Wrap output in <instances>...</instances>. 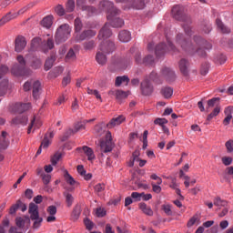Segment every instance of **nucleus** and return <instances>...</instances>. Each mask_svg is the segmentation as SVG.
I'll use <instances>...</instances> for the list:
<instances>
[{
  "label": "nucleus",
  "mask_w": 233,
  "mask_h": 233,
  "mask_svg": "<svg viewBox=\"0 0 233 233\" xmlns=\"http://www.w3.org/2000/svg\"><path fill=\"white\" fill-rule=\"evenodd\" d=\"M190 36L183 35V33H177L175 38V43L177 46H180L184 52L187 54H198L200 57H205L207 52L203 50L202 46H198L195 42H189Z\"/></svg>",
  "instance_id": "f257e3e1"
},
{
  "label": "nucleus",
  "mask_w": 233,
  "mask_h": 233,
  "mask_svg": "<svg viewBox=\"0 0 233 233\" xmlns=\"http://www.w3.org/2000/svg\"><path fill=\"white\" fill-rule=\"evenodd\" d=\"M99 8L101 10H106L107 12V19L108 21H111V25L113 26V28H121V26H123L125 25V21L119 17H117V15H119V13L121 11H119V9L116 8L114 6V3L108 0H103L102 2H100L99 4Z\"/></svg>",
  "instance_id": "f03ea898"
},
{
  "label": "nucleus",
  "mask_w": 233,
  "mask_h": 233,
  "mask_svg": "<svg viewBox=\"0 0 233 233\" xmlns=\"http://www.w3.org/2000/svg\"><path fill=\"white\" fill-rule=\"evenodd\" d=\"M172 15L177 21L183 22L182 28L187 37H191L194 31L192 30V19L185 13V7L183 5H175L172 8Z\"/></svg>",
  "instance_id": "7ed1b4c3"
},
{
  "label": "nucleus",
  "mask_w": 233,
  "mask_h": 233,
  "mask_svg": "<svg viewBox=\"0 0 233 233\" xmlns=\"http://www.w3.org/2000/svg\"><path fill=\"white\" fill-rule=\"evenodd\" d=\"M116 50V45L112 41L103 42L96 53V59L98 65L106 64V54H112Z\"/></svg>",
  "instance_id": "20e7f679"
},
{
  "label": "nucleus",
  "mask_w": 233,
  "mask_h": 233,
  "mask_svg": "<svg viewBox=\"0 0 233 233\" xmlns=\"http://www.w3.org/2000/svg\"><path fill=\"white\" fill-rule=\"evenodd\" d=\"M166 39L167 46L160 43L158 44L155 48V54L157 57H161V56H165L167 52H172L173 54H177L179 52V49L177 48L174 44L170 41V37L168 36V34H166Z\"/></svg>",
  "instance_id": "39448f33"
},
{
  "label": "nucleus",
  "mask_w": 233,
  "mask_h": 233,
  "mask_svg": "<svg viewBox=\"0 0 233 233\" xmlns=\"http://www.w3.org/2000/svg\"><path fill=\"white\" fill-rule=\"evenodd\" d=\"M72 32V28H70V25L68 24H63L61 25L56 32L55 39L56 43H65L70 37V34Z\"/></svg>",
  "instance_id": "423d86ee"
},
{
  "label": "nucleus",
  "mask_w": 233,
  "mask_h": 233,
  "mask_svg": "<svg viewBox=\"0 0 233 233\" xmlns=\"http://www.w3.org/2000/svg\"><path fill=\"white\" fill-rule=\"evenodd\" d=\"M16 61H18V64H15L13 66L11 72L14 76H26V60H25V57L23 56L19 55L16 57Z\"/></svg>",
  "instance_id": "0eeeda50"
},
{
  "label": "nucleus",
  "mask_w": 233,
  "mask_h": 233,
  "mask_svg": "<svg viewBox=\"0 0 233 233\" xmlns=\"http://www.w3.org/2000/svg\"><path fill=\"white\" fill-rule=\"evenodd\" d=\"M160 77L162 81H166L167 83H174L176 81V72L172 70V68L168 66H164L160 70Z\"/></svg>",
  "instance_id": "6e6552de"
},
{
  "label": "nucleus",
  "mask_w": 233,
  "mask_h": 233,
  "mask_svg": "<svg viewBox=\"0 0 233 233\" xmlns=\"http://www.w3.org/2000/svg\"><path fill=\"white\" fill-rule=\"evenodd\" d=\"M101 152L106 154L108 152H112L114 149V142L112 141V133L108 131L106 135V140L100 142Z\"/></svg>",
  "instance_id": "1a4fd4ad"
},
{
  "label": "nucleus",
  "mask_w": 233,
  "mask_h": 233,
  "mask_svg": "<svg viewBox=\"0 0 233 233\" xmlns=\"http://www.w3.org/2000/svg\"><path fill=\"white\" fill-rule=\"evenodd\" d=\"M96 34H97V32L92 29H86L82 33H76L75 35V41L76 43H81L86 39H91V37H96Z\"/></svg>",
  "instance_id": "9d476101"
},
{
  "label": "nucleus",
  "mask_w": 233,
  "mask_h": 233,
  "mask_svg": "<svg viewBox=\"0 0 233 233\" xmlns=\"http://www.w3.org/2000/svg\"><path fill=\"white\" fill-rule=\"evenodd\" d=\"M135 62L137 65H145L146 66H153L154 56L147 55L144 58L141 57V53L137 52L135 55Z\"/></svg>",
  "instance_id": "9b49d317"
},
{
  "label": "nucleus",
  "mask_w": 233,
  "mask_h": 233,
  "mask_svg": "<svg viewBox=\"0 0 233 233\" xmlns=\"http://www.w3.org/2000/svg\"><path fill=\"white\" fill-rule=\"evenodd\" d=\"M140 90L142 96H152V94H154V86L148 78H146L140 84Z\"/></svg>",
  "instance_id": "f8f14e48"
},
{
  "label": "nucleus",
  "mask_w": 233,
  "mask_h": 233,
  "mask_svg": "<svg viewBox=\"0 0 233 233\" xmlns=\"http://www.w3.org/2000/svg\"><path fill=\"white\" fill-rule=\"evenodd\" d=\"M143 10L145 8V0H130L127 5L124 6V10Z\"/></svg>",
  "instance_id": "ddd939ff"
},
{
  "label": "nucleus",
  "mask_w": 233,
  "mask_h": 233,
  "mask_svg": "<svg viewBox=\"0 0 233 233\" xmlns=\"http://www.w3.org/2000/svg\"><path fill=\"white\" fill-rule=\"evenodd\" d=\"M76 150L77 152H84V154L87 157L88 161H94V159H96V155L94 154V150L87 146L77 147Z\"/></svg>",
  "instance_id": "4468645a"
},
{
  "label": "nucleus",
  "mask_w": 233,
  "mask_h": 233,
  "mask_svg": "<svg viewBox=\"0 0 233 233\" xmlns=\"http://www.w3.org/2000/svg\"><path fill=\"white\" fill-rule=\"evenodd\" d=\"M25 46H26V40L24 38V36H18L15 38V52H23Z\"/></svg>",
  "instance_id": "2eb2a0df"
},
{
  "label": "nucleus",
  "mask_w": 233,
  "mask_h": 233,
  "mask_svg": "<svg viewBox=\"0 0 233 233\" xmlns=\"http://www.w3.org/2000/svg\"><path fill=\"white\" fill-rule=\"evenodd\" d=\"M194 43H196V45L198 46H201L202 48H205L206 50H210V48H212V44L207 42L201 36L195 35Z\"/></svg>",
  "instance_id": "dca6fc26"
},
{
  "label": "nucleus",
  "mask_w": 233,
  "mask_h": 233,
  "mask_svg": "<svg viewBox=\"0 0 233 233\" xmlns=\"http://www.w3.org/2000/svg\"><path fill=\"white\" fill-rule=\"evenodd\" d=\"M126 117L122 115L112 118L109 123L106 124V127L108 128H114L115 127H119V125H121V123H124V121H126Z\"/></svg>",
  "instance_id": "f3484780"
},
{
  "label": "nucleus",
  "mask_w": 233,
  "mask_h": 233,
  "mask_svg": "<svg viewBox=\"0 0 233 233\" xmlns=\"http://www.w3.org/2000/svg\"><path fill=\"white\" fill-rule=\"evenodd\" d=\"M112 35V31L110 30V25L106 24L98 34V39H108Z\"/></svg>",
  "instance_id": "a211bd4d"
},
{
  "label": "nucleus",
  "mask_w": 233,
  "mask_h": 233,
  "mask_svg": "<svg viewBox=\"0 0 233 233\" xmlns=\"http://www.w3.org/2000/svg\"><path fill=\"white\" fill-rule=\"evenodd\" d=\"M28 213L30 214L31 219H35V218H37V216H39V206H37L34 202H31L29 204Z\"/></svg>",
  "instance_id": "6ab92c4d"
},
{
  "label": "nucleus",
  "mask_w": 233,
  "mask_h": 233,
  "mask_svg": "<svg viewBox=\"0 0 233 233\" xmlns=\"http://www.w3.org/2000/svg\"><path fill=\"white\" fill-rule=\"evenodd\" d=\"M188 66H190L188 60L182 58L179 61V70L183 76H188Z\"/></svg>",
  "instance_id": "aec40b11"
},
{
  "label": "nucleus",
  "mask_w": 233,
  "mask_h": 233,
  "mask_svg": "<svg viewBox=\"0 0 233 233\" xmlns=\"http://www.w3.org/2000/svg\"><path fill=\"white\" fill-rule=\"evenodd\" d=\"M118 39L121 43H128L132 39V35L128 30H122L118 34Z\"/></svg>",
  "instance_id": "412c9836"
},
{
  "label": "nucleus",
  "mask_w": 233,
  "mask_h": 233,
  "mask_svg": "<svg viewBox=\"0 0 233 233\" xmlns=\"http://www.w3.org/2000/svg\"><path fill=\"white\" fill-rule=\"evenodd\" d=\"M15 17H17V13H7L0 19V26L6 25V23H9V21H12V19H15Z\"/></svg>",
  "instance_id": "4be33fe9"
},
{
  "label": "nucleus",
  "mask_w": 233,
  "mask_h": 233,
  "mask_svg": "<svg viewBox=\"0 0 233 233\" xmlns=\"http://www.w3.org/2000/svg\"><path fill=\"white\" fill-rule=\"evenodd\" d=\"M40 94H41V82L36 80L33 83V97H34V99H35V100L39 99Z\"/></svg>",
  "instance_id": "5701e85b"
},
{
  "label": "nucleus",
  "mask_w": 233,
  "mask_h": 233,
  "mask_svg": "<svg viewBox=\"0 0 233 233\" xmlns=\"http://www.w3.org/2000/svg\"><path fill=\"white\" fill-rule=\"evenodd\" d=\"M30 108V103L23 104V103H16L15 105V111L18 114H23V112H26Z\"/></svg>",
  "instance_id": "b1692460"
},
{
  "label": "nucleus",
  "mask_w": 233,
  "mask_h": 233,
  "mask_svg": "<svg viewBox=\"0 0 233 233\" xmlns=\"http://www.w3.org/2000/svg\"><path fill=\"white\" fill-rule=\"evenodd\" d=\"M28 123V116L20 115L12 119L13 125H26Z\"/></svg>",
  "instance_id": "393cba45"
},
{
  "label": "nucleus",
  "mask_w": 233,
  "mask_h": 233,
  "mask_svg": "<svg viewBox=\"0 0 233 233\" xmlns=\"http://www.w3.org/2000/svg\"><path fill=\"white\" fill-rule=\"evenodd\" d=\"M138 207L143 214H146V216H154V211L152 210V208H150V206H147L145 202H141Z\"/></svg>",
  "instance_id": "a878e982"
},
{
  "label": "nucleus",
  "mask_w": 233,
  "mask_h": 233,
  "mask_svg": "<svg viewBox=\"0 0 233 233\" xmlns=\"http://www.w3.org/2000/svg\"><path fill=\"white\" fill-rule=\"evenodd\" d=\"M130 94V91L125 92L123 90H116L115 93L116 99L118 103H122L123 99H127Z\"/></svg>",
  "instance_id": "bb28decb"
},
{
  "label": "nucleus",
  "mask_w": 233,
  "mask_h": 233,
  "mask_svg": "<svg viewBox=\"0 0 233 233\" xmlns=\"http://www.w3.org/2000/svg\"><path fill=\"white\" fill-rule=\"evenodd\" d=\"M160 94L165 97V99H170L174 94V89L170 86H165L162 87Z\"/></svg>",
  "instance_id": "cd10ccee"
},
{
  "label": "nucleus",
  "mask_w": 233,
  "mask_h": 233,
  "mask_svg": "<svg viewBox=\"0 0 233 233\" xmlns=\"http://www.w3.org/2000/svg\"><path fill=\"white\" fill-rule=\"evenodd\" d=\"M53 24H54L53 15H47L44 17L43 20L41 21V25L44 26V28H50Z\"/></svg>",
  "instance_id": "c85d7f7f"
},
{
  "label": "nucleus",
  "mask_w": 233,
  "mask_h": 233,
  "mask_svg": "<svg viewBox=\"0 0 233 233\" xmlns=\"http://www.w3.org/2000/svg\"><path fill=\"white\" fill-rule=\"evenodd\" d=\"M216 25L222 34H230V28L227 27L220 19L216 20Z\"/></svg>",
  "instance_id": "c756f323"
},
{
  "label": "nucleus",
  "mask_w": 233,
  "mask_h": 233,
  "mask_svg": "<svg viewBox=\"0 0 233 233\" xmlns=\"http://www.w3.org/2000/svg\"><path fill=\"white\" fill-rule=\"evenodd\" d=\"M82 12H86V15L92 17V15H96V14H97V8L93 5H86L83 7Z\"/></svg>",
  "instance_id": "7c9ffc66"
},
{
  "label": "nucleus",
  "mask_w": 233,
  "mask_h": 233,
  "mask_svg": "<svg viewBox=\"0 0 233 233\" xmlns=\"http://www.w3.org/2000/svg\"><path fill=\"white\" fill-rule=\"evenodd\" d=\"M79 216H81V206L76 205L71 214L72 221H77L79 219Z\"/></svg>",
  "instance_id": "2f4dec72"
},
{
  "label": "nucleus",
  "mask_w": 233,
  "mask_h": 233,
  "mask_svg": "<svg viewBox=\"0 0 233 233\" xmlns=\"http://www.w3.org/2000/svg\"><path fill=\"white\" fill-rule=\"evenodd\" d=\"M6 92H8V80L4 79L0 81V97L6 96Z\"/></svg>",
  "instance_id": "473e14b6"
},
{
  "label": "nucleus",
  "mask_w": 233,
  "mask_h": 233,
  "mask_svg": "<svg viewBox=\"0 0 233 233\" xmlns=\"http://www.w3.org/2000/svg\"><path fill=\"white\" fill-rule=\"evenodd\" d=\"M92 121H96V118L89 119V120H85L84 122H78L75 125V132H79V130H85V126L86 123H92Z\"/></svg>",
  "instance_id": "72a5a7b5"
},
{
  "label": "nucleus",
  "mask_w": 233,
  "mask_h": 233,
  "mask_svg": "<svg viewBox=\"0 0 233 233\" xmlns=\"http://www.w3.org/2000/svg\"><path fill=\"white\" fill-rule=\"evenodd\" d=\"M214 106H219V97H214L208 101V106H206L207 112H208L210 108H214Z\"/></svg>",
  "instance_id": "f704fd0d"
},
{
  "label": "nucleus",
  "mask_w": 233,
  "mask_h": 233,
  "mask_svg": "<svg viewBox=\"0 0 233 233\" xmlns=\"http://www.w3.org/2000/svg\"><path fill=\"white\" fill-rule=\"evenodd\" d=\"M43 65V62L41 59L37 58V56H33L31 60V68H34L35 70H37V68H41Z\"/></svg>",
  "instance_id": "c9c22d12"
},
{
  "label": "nucleus",
  "mask_w": 233,
  "mask_h": 233,
  "mask_svg": "<svg viewBox=\"0 0 233 233\" xmlns=\"http://www.w3.org/2000/svg\"><path fill=\"white\" fill-rule=\"evenodd\" d=\"M76 59H77V56H76V52L74 51V49H69V51L67 52L65 60L66 63H72V61H76Z\"/></svg>",
  "instance_id": "e433bc0d"
},
{
  "label": "nucleus",
  "mask_w": 233,
  "mask_h": 233,
  "mask_svg": "<svg viewBox=\"0 0 233 233\" xmlns=\"http://www.w3.org/2000/svg\"><path fill=\"white\" fill-rule=\"evenodd\" d=\"M149 79L151 81H154L155 83H157L158 85H161V83H163V80L161 78V73H159V75H157V73L156 72H151L149 75Z\"/></svg>",
  "instance_id": "4c0bfd02"
},
{
  "label": "nucleus",
  "mask_w": 233,
  "mask_h": 233,
  "mask_svg": "<svg viewBox=\"0 0 233 233\" xmlns=\"http://www.w3.org/2000/svg\"><path fill=\"white\" fill-rule=\"evenodd\" d=\"M64 197L66 198V207L70 208V207L74 205V196H72V194H70L68 191H66L64 192Z\"/></svg>",
  "instance_id": "58836bf2"
},
{
  "label": "nucleus",
  "mask_w": 233,
  "mask_h": 233,
  "mask_svg": "<svg viewBox=\"0 0 233 233\" xmlns=\"http://www.w3.org/2000/svg\"><path fill=\"white\" fill-rule=\"evenodd\" d=\"M7 136H8V133H6V131L2 132L3 143L0 144V151L6 150V148H8L9 142L8 140H6Z\"/></svg>",
  "instance_id": "ea45409f"
},
{
  "label": "nucleus",
  "mask_w": 233,
  "mask_h": 233,
  "mask_svg": "<svg viewBox=\"0 0 233 233\" xmlns=\"http://www.w3.org/2000/svg\"><path fill=\"white\" fill-rule=\"evenodd\" d=\"M230 110H232V107L228 106L224 111L225 114H228V116L223 120V125H225V127L230 125V121L232 120V115H230Z\"/></svg>",
  "instance_id": "a19ab883"
},
{
  "label": "nucleus",
  "mask_w": 233,
  "mask_h": 233,
  "mask_svg": "<svg viewBox=\"0 0 233 233\" xmlns=\"http://www.w3.org/2000/svg\"><path fill=\"white\" fill-rule=\"evenodd\" d=\"M105 127H106V124L105 122H101L100 124L95 126V132L97 134V136H102V134H105Z\"/></svg>",
  "instance_id": "79ce46f5"
},
{
  "label": "nucleus",
  "mask_w": 233,
  "mask_h": 233,
  "mask_svg": "<svg viewBox=\"0 0 233 233\" xmlns=\"http://www.w3.org/2000/svg\"><path fill=\"white\" fill-rule=\"evenodd\" d=\"M130 79L128 78V76H117L116 78V82H115V85L116 86H121V85L123 83H127V85H128Z\"/></svg>",
  "instance_id": "37998d69"
},
{
  "label": "nucleus",
  "mask_w": 233,
  "mask_h": 233,
  "mask_svg": "<svg viewBox=\"0 0 233 233\" xmlns=\"http://www.w3.org/2000/svg\"><path fill=\"white\" fill-rule=\"evenodd\" d=\"M56 61V56H51L49 58L46 60L45 63V70L48 71L52 66H54V63Z\"/></svg>",
  "instance_id": "c03bdc74"
},
{
  "label": "nucleus",
  "mask_w": 233,
  "mask_h": 233,
  "mask_svg": "<svg viewBox=\"0 0 233 233\" xmlns=\"http://www.w3.org/2000/svg\"><path fill=\"white\" fill-rule=\"evenodd\" d=\"M81 30H83V22H81L79 17H76L75 19V34H78Z\"/></svg>",
  "instance_id": "a18cd8bd"
},
{
  "label": "nucleus",
  "mask_w": 233,
  "mask_h": 233,
  "mask_svg": "<svg viewBox=\"0 0 233 233\" xmlns=\"http://www.w3.org/2000/svg\"><path fill=\"white\" fill-rule=\"evenodd\" d=\"M41 38L39 37H35L32 39L31 41V48L32 50H37V48H39V46H41Z\"/></svg>",
  "instance_id": "49530a36"
},
{
  "label": "nucleus",
  "mask_w": 233,
  "mask_h": 233,
  "mask_svg": "<svg viewBox=\"0 0 233 233\" xmlns=\"http://www.w3.org/2000/svg\"><path fill=\"white\" fill-rule=\"evenodd\" d=\"M76 10V2L74 0H68L66 4V12H74Z\"/></svg>",
  "instance_id": "de8ad7c7"
},
{
  "label": "nucleus",
  "mask_w": 233,
  "mask_h": 233,
  "mask_svg": "<svg viewBox=\"0 0 233 233\" xmlns=\"http://www.w3.org/2000/svg\"><path fill=\"white\" fill-rule=\"evenodd\" d=\"M64 177H65L67 185H71V187H74V185L76 184V179H74V177H72L70 176L68 171L65 172Z\"/></svg>",
  "instance_id": "09e8293b"
},
{
  "label": "nucleus",
  "mask_w": 233,
  "mask_h": 233,
  "mask_svg": "<svg viewBox=\"0 0 233 233\" xmlns=\"http://www.w3.org/2000/svg\"><path fill=\"white\" fill-rule=\"evenodd\" d=\"M85 50H93L96 48V42L94 40L86 41L83 44Z\"/></svg>",
  "instance_id": "8fccbe9b"
},
{
  "label": "nucleus",
  "mask_w": 233,
  "mask_h": 233,
  "mask_svg": "<svg viewBox=\"0 0 233 233\" xmlns=\"http://www.w3.org/2000/svg\"><path fill=\"white\" fill-rule=\"evenodd\" d=\"M31 220L34 221L33 228H39L41 223H43V218L39 217V215L35 218H31Z\"/></svg>",
  "instance_id": "3c124183"
},
{
  "label": "nucleus",
  "mask_w": 233,
  "mask_h": 233,
  "mask_svg": "<svg viewBox=\"0 0 233 233\" xmlns=\"http://www.w3.org/2000/svg\"><path fill=\"white\" fill-rule=\"evenodd\" d=\"M208 68H210V64L208 63H204L201 66V69H200V74L202 76H207L208 74Z\"/></svg>",
  "instance_id": "603ef678"
},
{
  "label": "nucleus",
  "mask_w": 233,
  "mask_h": 233,
  "mask_svg": "<svg viewBox=\"0 0 233 233\" xmlns=\"http://www.w3.org/2000/svg\"><path fill=\"white\" fill-rule=\"evenodd\" d=\"M227 61V56L225 55H218L215 57V63L218 65H224Z\"/></svg>",
  "instance_id": "864d4df0"
},
{
  "label": "nucleus",
  "mask_w": 233,
  "mask_h": 233,
  "mask_svg": "<svg viewBox=\"0 0 233 233\" xmlns=\"http://www.w3.org/2000/svg\"><path fill=\"white\" fill-rule=\"evenodd\" d=\"M55 12L57 14V15L63 16L65 15V7H63L61 5H58L55 7Z\"/></svg>",
  "instance_id": "5fc2aeb1"
},
{
  "label": "nucleus",
  "mask_w": 233,
  "mask_h": 233,
  "mask_svg": "<svg viewBox=\"0 0 233 233\" xmlns=\"http://www.w3.org/2000/svg\"><path fill=\"white\" fill-rule=\"evenodd\" d=\"M96 214L97 218H105L106 216V210L104 208H97Z\"/></svg>",
  "instance_id": "6e6d98bb"
},
{
  "label": "nucleus",
  "mask_w": 233,
  "mask_h": 233,
  "mask_svg": "<svg viewBox=\"0 0 233 233\" xmlns=\"http://www.w3.org/2000/svg\"><path fill=\"white\" fill-rule=\"evenodd\" d=\"M155 125H158L159 127H165V125H167V123H168V120H167L166 118H156L154 121Z\"/></svg>",
  "instance_id": "4d7b16f0"
},
{
  "label": "nucleus",
  "mask_w": 233,
  "mask_h": 233,
  "mask_svg": "<svg viewBox=\"0 0 233 233\" xmlns=\"http://www.w3.org/2000/svg\"><path fill=\"white\" fill-rule=\"evenodd\" d=\"M162 210L167 214V216H172V206L170 205H163Z\"/></svg>",
  "instance_id": "13d9d810"
},
{
  "label": "nucleus",
  "mask_w": 233,
  "mask_h": 233,
  "mask_svg": "<svg viewBox=\"0 0 233 233\" xmlns=\"http://www.w3.org/2000/svg\"><path fill=\"white\" fill-rule=\"evenodd\" d=\"M42 181L44 183V185H48V183H50L51 179H52V176H50L49 174L44 173V175H42Z\"/></svg>",
  "instance_id": "bf43d9fd"
},
{
  "label": "nucleus",
  "mask_w": 233,
  "mask_h": 233,
  "mask_svg": "<svg viewBox=\"0 0 233 233\" xmlns=\"http://www.w3.org/2000/svg\"><path fill=\"white\" fill-rule=\"evenodd\" d=\"M134 161H139V152L138 151H135L133 153V159L130 160L128 166L129 167H134Z\"/></svg>",
  "instance_id": "052dcab7"
},
{
  "label": "nucleus",
  "mask_w": 233,
  "mask_h": 233,
  "mask_svg": "<svg viewBox=\"0 0 233 233\" xmlns=\"http://www.w3.org/2000/svg\"><path fill=\"white\" fill-rule=\"evenodd\" d=\"M214 205H216V207H226L227 206V201L222 200L219 198H217L214 200Z\"/></svg>",
  "instance_id": "680f3d73"
},
{
  "label": "nucleus",
  "mask_w": 233,
  "mask_h": 233,
  "mask_svg": "<svg viewBox=\"0 0 233 233\" xmlns=\"http://www.w3.org/2000/svg\"><path fill=\"white\" fill-rule=\"evenodd\" d=\"M59 159H61V154L60 153H56L54 155V157L51 158V163L54 167H56V165H57V162L59 161Z\"/></svg>",
  "instance_id": "e2e57ef3"
},
{
  "label": "nucleus",
  "mask_w": 233,
  "mask_h": 233,
  "mask_svg": "<svg viewBox=\"0 0 233 233\" xmlns=\"http://www.w3.org/2000/svg\"><path fill=\"white\" fill-rule=\"evenodd\" d=\"M84 223L87 230H92V228H94V222H92L90 219L88 218L84 219Z\"/></svg>",
  "instance_id": "0e129e2a"
},
{
  "label": "nucleus",
  "mask_w": 233,
  "mask_h": 233,
  "mask_svg": "<svg viewBox=\"0 0 233 233\" xmlns=\"http://www.w3.org/2000/svg\"><path fill=\"white\" fill-rule=\"evenodd\" d=\"M222 163H223V165H225V167H228V166L232 165V157H223Z\"/></svg>",
  "instance_id": "69168bd1"
},
{
  "label": "nucleus",
  "mask_w": 233,
  "mask_h": 233,
  "mask_svg": "<svg viewBox=\"0 0 233 233\" xmlns=\"http://www.w3.org/2000/svg\"><path fill=\"white\" fill-rule=\"evenodd\" d=\"M226 148H227V152H228L229 154L233 152V140L232 139L226 142Z\"/></svg>",
  "instance_id": "338daca9"
},
{
  "label": "nucleus",
  "mask_w": 233,
  "mask_h": 233,
  "mask_svg": "<svg viewBox=\"0 0 233 233\" xmlns=\"http://www.w3.org/2000/svg\"><path fill=\"white\" fill-rule=\"evenodd\" d=\"M45 46L46 50H52L54 48V39L48 38Z\"/></svg>",
  "instance_id": "774afa93"
}]
</instances>
